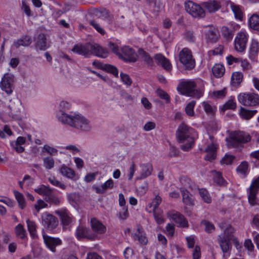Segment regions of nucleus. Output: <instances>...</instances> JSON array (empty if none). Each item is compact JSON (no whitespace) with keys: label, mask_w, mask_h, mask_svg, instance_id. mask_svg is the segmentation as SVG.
Segmentation results:
<instances>
[{"label":"nucleus","mask_w":259,"mask_h":259,"mask_svg":"<svg viewBox=\"0 0 259 259\" xmlns=\"http://www.w3.org/2000/svg\"><path fill=\"white\" fill-rule=\"evenodd\" d=\"M58 119L63 124L82 132H89L92 129L90 121L80 114L73 115L61 111L58 114Z\"/></svg>","instance_id":"1"},{"label":"nucleus","mask_w":259,"mask_h":259,"mask_svg":"<svg viewBox=\"0 0 259 259\" xmlns=\"http://www.w3.org/2000/svg\"><path fill=\"white\" fill-rule=\"evenodd\" d=\"M72 51L86 58L95 55L100 58H106L108 56V52L97 44H77L74 46Z\"/></svg>","instance_id":"2"},{"label":"nucleus","mask_w":259,"mask_h":259,"mask_svg":"<svg viewBox=\"0 0 259 259\" xmlns=\"http://www.w3.org/2000/svg\"><path fill=\"white\" fill-rule=\"evenodd\" d=\"M194 130L184 123H181L176 132V137L178 141L184 143L181 146V148L184 151L191 149L194 145V140L192 137Z\"/></svg>","instance_id":"3"},{"label":"nucleus","mask_w":259,"mask_h":259,"mask_svg":"<svg viewBox=\"0 0 259 259\" xmlns=\"http://www.w3.org/2000/svg\"><path fill=\"white\" fill-rule=\"evenodd\" d=\"M198 81L187 80L181 81L178 87V91L187 96L199 99L202 96L203 92L201 88H198Z\"/></svg>","instance_id":"4"},{"label":"nucleus","mask_w":259,"mask_h":259,"mask_svg":"<svg viewBox=\"0 0 259 259\" xmlns=\"http://www.w3.org/2000/svg\"><path fill=\"white\" fill-rule=\"evenodd\" d=\"M249 134L242 131H233L230 134L229 140H227L228 146L238 151H241L244 147L243 144L251 140Z\"/></svg>","instance_id":"5"},{"label":"nucleus","mask_w":259,"mask_h":259,"mask_svg":"<svg viewBox=\"0 0 259 259\" xmlns=\"http://www.w3.org/2000/svg\"><path fill=\"white\" fill-rule=\"evenodd\" d=\"M238 102L246 107H256L259 106V95L254 93H242L238 95Z\"/></svg>","instance_id":"6"},{"label":"nucleus","mask_w":259,"mask_h":259,"mask_svg":"<svg viewBox=\"0 0 259 259\" xmlns=\"http://www.w3.org/2000/svg\"><path fill=\"white\" fill-rule=\"evenodd\" d=\"M59 217L63 230H70L74 221V218L70 212L65 208H61L55 211Z\"/></svg>","instance_id":"7"},{"label":"nucleus","mask_w":259,"mask_h":259,"mask_svg":"<svg viewBox=\"0 0 259 259\" xmlns=\"http://www.w3.org/2000/svg\"><path fill=\"white\" fill-rule=\"evenodd\" d=\"M179 57L180 62L186 70H190L195 68V61L189 49H183L179 53Z\"/></svg>","instance_id":"8"},{"label":"nucleus","mask_w":259,"mask_h":259,"mask_svg":"<svg viewBox=\"0 0 259 259\" xmlns=\"http://www.w3.org/2000/svg\"><path fill=\"white\" fill-rule=\"evenodd\" d=\"M15 76L9 73H5L0 82V87L8 95H10L14 88Z\"/></svg>","instance_id":"9"},{"label":"nucleus","mask_w":259,"mask_h":259,"mask_svg":"<svg viewBox=\"0 0 259 259\" xmlns=\"http://www.w3.org/2000/svg\"><path fill=\"white\" fill-rule=\"evenodd\" d=\"M185 8L187 12L193 17L203 18L205 15V12L203 8L192 1L185 3Z\"/></svg>","instance_id":"10"},{"label":"nucleus","mask_w":259,"mask_h":259,"mask_svg":"<svg viewBox=\"0 0 259 259\" xmlns=\"http://www.w3.org/2000/svg\"><path fill=\"white\" fill-rule=\"evenodd\" d=\"M258 190L259 176L253 180L250 187L247 189L248 202L251 206H254L257 204L256 195Z\"/></svg>","instance_id":"11"},{"label":"nucleus","mask_w":259,"mask_h":259,"mask_svg":"<svg viewBox=\"0 0 259 259\" xmlns=\"http://www.w3.org/2000/svg\"><path fill=\"white\" fill-rule=\"evenodd\" d=\"M119 58L125 62H135L138 60V55L135 51L128 46H124L120 49Z\"/></svg>","instance_id":"12"},{"label":"nucleus","mask_w":259,"mask_h":259,"mask_svg":"<svg viewBox=\"0 0 259 259\" xmlns=\"http://www.w3.org/2000/svg\"><path fill=\"white\" fill-rule=\"evenodd\" d=\"M167 217L178 224V227L188 228L189 223L185 217L178 211L174 210L169 211L167 213Z\"/></svg>","instance_id":"13"},{"label":"nucleus","mask_w":259,"mask_h":259,"mask_svg":"<svg viewBox=\"0 0 259 259\" xmlns=\"http://www.w3.org/2000/svg\"><path fill=\"white\" fill-rule=\"evenodd\" d=\"M41 219L42 225L48 230H53L58 226L57 219L47 212L42 214Z\"/></svg>","instance_id":"14"},{"label":"nucleus","mask_w":259,"mask_h":259,"mask_svg":"<svg viewBox=\"0 0 259 259\" xmlns=\"http://www.w3.org/2000/svg\"><path fill=\"white\" fill-rule=\"evenodd\" d=\"M75 234L76 237L79 240L87 238L89 240H95L98 239L97 234L92 233L90 229L82 225H80L76 228Z\"/></svg>","instance_id":"15"},{"label":"nucleus","mask_w":259,"mask_h":259,"mask_svg":"<svg viewBox=\"0 0 259 259\" xmlns=\"http://www.w3.org/2000/svg\"><path fill=\"white\" fill-rule=\"evenodd\" d=\"M247 40L248 35L246 32H239L234 40L235 50L239 52H243L246 48Z\"/></svg>","instance_id":"16"},{"label":"nucleus","mask_w":259,"mask_h":259,"mask_svg":"<svg viewBox=\"0 0 259 259\" xmlns=\"http://www.w3.org/2000/svg\"><path fill=\"white\" fill-rule=\"evenodd\" d=\"M226 7L228 10L230 9L234 14L235 18L236 19L241 20L243 17V13L241 7L230 1L226 2Z\"/></svg>","instance_id":"17"},{"label":"nucleus","mask_w":259,"mask_h":259,"mask_svg":"<svg viewBox=\"0 0 259 259\" xmlns=\"http://www.w3.org/2000/svg\"><path fill=\"white\" fill-rule=\"evenodd\" d=\"M141 171L140 175L136 178L137 180H141L150 176L153 170L152 165L150 163L142 164L140 165Z\"/></svg>","instance_id":"18"},{"label":"nucleus","mask_w":259,"mask_h":259,"mask_svg":"<svg viewBox=\"0 0 259 259\" xmlns=\"http://www.w3.org/2000/svg\"><path fill=\"white\" fill-rule=\"evenodd\" d=\"M218 148V145L214 143H211L208 145L204 152L206 153L204 157L205 160L211 161L215 159L217 156V150Z\"/></svg>","instance_id":"19"},{"label":"nucleus","mask_w":259,"mask_h":259,"mask_svg":"<svg viewBox=\"0 0 259 259\" xmlns=\"http://www.w3.org/2000/svg\"><path fill=\"white\" fill-rule=\"evenodd\" d=\"M202 6L210 13H215L221 8L220 2L214 0L203 2L202 3Z\"/></svg>","instance_id":"20"},{"label":"nucleus","mask_w":259,"mask_h":259,"mask_svg":"<svg viewBox=\"0 0 259 259\" xmlns=\"http://www.w3.org/2000/svg\"><path fill=\"white\" fill-rule=\"evenodd\" d=\"M60 172L63 176L73 181H76L79 179V176L74 170L65 165H62L60 168Z\"/></svg>","instance_id":"21"},{"label":"nucleus","mask_w":259,"mask_h":259,"mask_svg":"<svg viewBox=\"0 0 259 259\" xmlns=\"http://www.w3.org/2000/svg\"><path fill=\"white\" fill-rule=\"evenodd\" d=\"M114 186V181L111 179H110L102 185L99 186H94L93 188L97 193L102 194L105 193L108 189H113Z\"/></svg>","instance_id":"22"},{"label":"nucleus","mask_w":259,"mask_h":259,"mask_svg":"<svg viewBox=\"0 0 259 259\" xmlns=\"http://www.w3.org/2000/svg\"><path fill=\"white\" fill-rule=\"evenodd\" d=\"M154 59L158 65H160L164 69L169 71L171 69V64L168 59L161 54H156Z\"/></svg>","instance_id":"23"},{"label":"nucleus","mask_w":259,"mask_h":259,"mask_svg":"<svg viewBox=\"0 0 259 259\" xmlns=\"http://www.w3.org/2000/svg\"><path fill=\"white\" fill-rule=\"evenodd\" d=\"M43 238L47 246L53 252H55L56 247L61 243L59 239L50 237L44 234Z\"/></svg>","instance_id":"24"},{"label":"nucleus","mask_w":259,"mask_h":259,"mask_svg":"<svg viewBox=\"0 0 259 259\" xmlns=\"http://www.w3.org/2000/svg\"><path fill=\"white\" fill-rule=\"evenodd\" d=\"M91 227L95 233L97 234H103L106 232V227L99 221L95 218L91 220Z\"/></svg>","instance_id":"25"},{"label":"nucleus","mask_w":259,"mask_h":259,"mask_svg":"<svg viewBox=\"0 0 259 259\" xmlns=\"http://www.w3.org/2000/svg\"><path fill=\"white\" fill-rule=\"evenodd\" d=\"M32 43V38L30 36L24 35L19 39L14 41L13 46L16 48H19L20 46L28 47Z\"/></svg>","instance_id":"26"},{"label":"nucleus","mask_w":259,"mask_h":259,"mask_svg":"<svg viewBox=\"0 0 259 259\" xmlns=\"http://www.w3.org/2000/svg\"><path fill=\"white\" fill-rule=\"evenodd\" d=\"M259 52V43L255 39H252L249 51V57L252 60H254Z\"/></svg>","instance_id":"27"},{"label":"nucleus","mask_w":259,"mask_h":259,"mask_svg":"<svg viewBox=\"0 0 259 259\" xmlns=\"http://www.w3.org/2000/svg\"><path fill=\"white\" fill-rule=\"evenodd\" d=\"M218 242L222 251L224 253L228 252L231 247L230 239H228L225 236L220 235L219 236Z\"/></svg>","instance_id":"28"},{"label":"nucleus","mask_w":259,"mask_h":259,"mask_svg":"<svg viewBox=\"0 0 259 259\" xmlns=\"http://www.w3.org/2000/svg\"><path fill=\"white\" fill-rule=\"evenodd\" d=\"M35 47L41 51H45L48 48L47 38L44 34H39L35 43Z\"/></svg>","instance_id":"29"},{"label":"nucleus","mask_w":259,"mask_h":259,"mask_svg":"<svg viewBox=\"0 0 259 259\" xmlns=\"http://www.w3.org/2000/svg\"><path fill=\"white\" fill-rule=\"evenodd\" d=\"M183 196V202L186 205L193 206L194 205V200L192 195L185 189H181Z\"/></svg>","instance_id":"30"},{"label":"nucleus","mask_w":259,"mask_h":259,"mask_svg":"<svg viewBox=\"0 0 259 259\" xmlns=\"http://www.w3.org/2000/svg\"><path fill=\"white\" fill-rule=\"evenodd\" d=\"M97 15L99 18L106 20L109 24H111L113 21V16L109 11L106 9H102L98 12Z\"/></svg>","instance_id":"31"},{"label":"nucleus","mask_w":259,"mask_h":259,"mask_svg":"<svg viewBox=\"0 0 259 259\" xmlns=\"http://www.w3.org/2000/svg\"><path fill=\"white\" fill-rule=\"evenodd\" d=\"M134 239L135 240H138L141 245H145L148 243V239L145 234L142 231L140 228L137 229V233L134 235Z\"/></svg>","instance_id":"32"},{"label":"nucleus","mask_w":259,"mask_h":259,"mask_svg":"<svg viewBox=\"0 0 259 259\" xmlns=\"http://www.w3.org/2000/svg\"><path fill=\"white\" fill-rule=\"evenodd\" d=\"M257 112V110H249L243 107H241L240 109L239 114L240 116L244 119L248 120L252 118Z\"/></svg>","instance_id":"33"},{"label":"nucleus","mask_w":259,"mask_h":259,"mask_svg":"<svg viewBox=\"0 0 259 259\" xmlns=\"http://www.w3.org/2000/svg\"><path fill=\"white\" fill-rule=\"evenodd\" d=\"M139 54L140 58L148 66H152L153 65V59L150 55L143 49H139Z\"/></svg>","instance_id":"34"},{"label":"nucleus","mask_w":259,"mask_h":259,"mask_svg":"<svg viewBox=\"0 0 259 259\" xmlns=\"http://www.w3.org/2000/svg\"><path fill=\"white\" fill-rule=\"evenodd\" d=\"M212 71L214 76L217 78L223 76L225 72L224 66L221 64H216L212 68Z\"/></svg>","instance_id":"35"},{"label":"nucleus","mask_w":259,"mask_h":259,"mask_svg":"<svg viewBox=\"0 0 259 259\" xmlns=\"http://www.w3.org/2000/svg\"><path fill=\"white\" fill-rule=\"evenodd\" d=\"M249 25L250 28L259 30V16L256 14H253L249 19Z\"/></svg>","instance_id":"36"},{"label":"nucleus","mask_w":259,"mask_h":259,"mask_svg":"<svg viewBox=\"0 0 259 259\" xmlns=\"http://www.w3.org/2000/svg\"><path fill=\"white\" fill-rule=\"evenodd\" d=\"M34 191L39 195H42L46 197L49 193L53 191V190L50 188L49 186L41 185L34 189Z\"/></svg>","instance_id":"37"},{"label":"nucleus","mask_w":259,"mask_h":259,"mask_svg":"<svg viewBox=\"0 0 259 259\" xmlns=\"http://www.w3.org/2000/svg\"><path fill=\"white\" fill-rule=\"evenodd\" d=\"M243 74L240 72H234L231 76V84L232 85L238 86L242 82Z\"/></svg>","instance_id":"38"},{"label":"nucleus","mask_w":259,"mask_h":259,"mask_svg":"<svg viewBox=\"0 0 259 259\" xmlns=\"http://www.w3.org/2000/svg\"><path fill=\"white\" fill-rule=\"evenodd\" d=\"M45 200L49 203L55 205H58L61 203L60 198L54 195L53 191H51L46 197H45Z\"/></svg>","instance_id":"39"},{"label":"nucleus","mask_w":259,"mask_h":259,"mask_svg":"<svg viewBox=\"0 0 259 259\" xmlns=\"http://www.w3.org/2000/svg\"><path fill=\"white\" fill-rule=\"evenodd\" d=\"M196 103V102L195 101L193 100L187 104L185 108V111L188 116L190 117H193L195 116V113L194 109Z\"/></svg>","instance_id":"40"},{"label":"nucleus","mask_w":259,"mask_h":259,"mask_svg":"<svg viewBox=\"0 0 259 259\" xmlns=\"http://www.w3.org/2000/svg\"><path fill=\"white\" fill-rule=\"evenodd\" d=\"M223 36L227 40L232 39L234 35V31L227 26H223L221 29Z\"/></svg>","instance_id":"41"},{"label":"nucleus","mask_w":259,"mask_h":259,"mask_svg":"<svg viewBox=\"0 0 259 259\" xmlns=\"http://www.w3.org/2000/svg\"><path fill=\"white\" fill-rule=\"evenodd\" d=\"M15 231L18 237L23 239L26 237V230L24 229L23 226L21 224H19L15 227Z\"/></svg>","instance_id":"42"},{"label":"nucleus","mask_w":259,"mask_h":259,"mask_svg":"<svg viewBox=\"0 0 259 259\" xmlns=\"http://www.w3.org/2000/svg\"><path fill=\"white\" fill-rule=\"evenodd\" d=\"M202 105L207 114L213 115L215 113L217 110L215 107L211 105L208 102H203Z\"/></svg>","instance_id":"43"},{"label":"nucleus","mask_w":259,"mask_h":259,"mask_svg":"<svg viewBox=\"0 0 259 259\" xmlns=\"http://www.w3.org/2000/svg\"><path fill=\"white\" fill-rule=\"evenodd\" d=\"M28 231L32 237L36 236V225L34 222L29 220L26 221Z\"/></svg>","instance_id":"44"},{"label":"nucleus","mask_w":259,"mask_h":259,"mask_svg":"<svg viewBox=\"0 0 259 259\" xmlns=\"http://www.w3.org/2000/svg\"><path fill=\"white\" fill-rule=\"evenodd\" d=\"M14 193L19 206L21 209H24L26 205L25 199L23 194L17 191H14Z\"/></svg>","instance_id":"45"},{"label":"nucleus","mask_w":259,"mask_h":259,"mask_svg":"<svg viewBox=\"0 0 259 259\" xmlns=\"http://www.w3.org/2000/svg\"><path fill=\"white\" fill-rule=\"evenodd\" d=\"M14 104L15 105L12 104L9 106V108L10 109V113L12 116H18L20 112V110L19 108L20 104L18 101H17V102Z\"/></svg>","instance_id":"46"},{"label":"nucleus","mask_w":259,"mask_h":259,"mask_svg":"<svg viewBox=\"0 0 259 259\" xmlns=\"http://www.w3.org/2000/svg\"><path fill=\"white\" fill-rule=\"evenodd\" d=\"M201 225L204 226V230L207 233H211L215 230L214 226L211 223L206 220L202 221Z\"/></svg>","instance_id":"47"},{"label":"nucleus","mask_w":259,"mask_h":259,"mask_svg":"<svg viewBox=\"0 0 259 259\" xmlns=\"http://www.w3.org/2000/svg\"><path fill=\"white\" fill-rule=\"evenodd\" d=\"M199 194L203 201L207 203H209L211 201V197H210L208 191L205 189H200L199 190Z\"/></svg>","instance_id":"48"},{"label":"nucleus","mask_w":259,"mask_h":259,"mask_svg":"<svg viewBox=\"0 0 259 259\" xmlns=\"http://www.w3.org/2000/svg\"><path fill=\"white\" fill-rule=\"evenodd\" d=\"M48 181L52 185L59 187L62 190H65L66 188V186L63 183L57 180L54 177H49Z\"/></svg>","instance_id":"49"},{"label":"nucleus","mask_w":259,"mask_h":259,"mask_svg":"<svg viewBox=\"0 0 259 259\" xmlns=\"http://www.w3.org/2000/svg\"><path fill=\"white\" fill-rule=\"evenodd\" d=\"M206 37L208 41L211 42H215L218 39V35L214 30H209L206 34Z\"/></svg>","instance_id":"50"},{"label":"nucleus","mask_w":259,"mask_h":259,"mask_svg":"<svg viewBox=\"0 0 259 259\" xmlns=\"http://www.w3.org/2000/svg\"><path fill=\"white\" fill-rule=\"evenodd\" d=\"M103 69L105 70L108 72L112 73L114 76L117 77L118 72L117 69L113 65L110 64H104L103 65Z\"/></svg>","instance_id":"51"},{"label":"nucleus","mask_w":259,"mask_h":259,"mask_svg":"<svg viewBox=\"0 0 259 259\" xmlns=\"http://www.w3.org/2000/svg\"><path fill=\"white\" fill-rule=\"evenodd\" d=\"M44 166L48 169H51L54 166V160L51 156L45 157L43 160Z\"/></svg>","instance_id":"52"},{"label":"nucleus","mask_w":259,"mask_h":259,"mask_svg":"<svg viewBox=\"0 0 259 259\" xmlns=\"http://www.w3.org/2000/svg\"><path fill=\"white\" fill-rule=\"evenodd\" d=\"M248 167V163L246 161H243L237 167L236 170L240 174L246 175L247 172Z\"/></svg>","instance_id":"53"},{"label":"nucleus","mask_w":259,"mask_h":259,"mask_svg":"<svg viewBox=\"0 0 259 259\" xmlns=\"http://www.w3.org/2000/svg\"><path fill=\"white\" fill-rule=\"evenodd\" d=\"M162 199L159 195H156L151 203L149 204L150 207H152L153 211H155L161 202Z\"/></svg>","instance_id":"54"},{"label":"nucleus","mask_w":259,"mask_h":259,"mask_svg":"<svg viewBox=\"0 0 259 259\" xmlns=\"http://www.w3.org/2000/svg\"><path fill=\"white\" fill-rule=\"evenodd\" d=\"M213 180L214 182L219 185H225L226 182L220 172H215L213 176Z\"/></svg>","instance_id":"55"},{"label":"nucleus","mask_w":259,"mask_h":259,"mask_svg":"<svg viewBox=\"0 0 259 259\" xmlns=\"http://www.w3.org/2000/svg\"><path fill=\"white\" fill-rule=\"evenodd\" d=\"M165 233L167 236L172 237L175 233V226L173 224L168 223L166 227Z\"/></svg>","instance_id":"56"},{"label":"nucleus","mask_w":259,"mask_h":259,"mask_svg":"<svg viewBox=\"0 0 259 259\" xmlns=\"http://www.w3.org/2000/svg\"><path fill=\"white\" fill-rule=\"evenodd\" d=\"M89 23L101 34L104 35L105 33V30L101 28L99 24L96 21L91 20L89 22Z\"/></svg>","instance_id":"57"},{"label":"nucleus","mask_w":259,"mask_h":259,"mask_svg":"<svg viewBox=\"0 0 259 259\" xmlns=\"http://www.w3.org/2000/svg\"><path fill=\"white\" fill-rule=\"evenodd\" d=\"M235 230L231 226H228L224 230V235L228 239H231L233 236Z\"/></svg>","instance_id":"58"},{"label":"nucleus","mask_w":259,"mask_h":259,"mask_svg":"<svg viewBox=\"0 0 259 259\" xmlns=\"http://www.w3.org/2000/svg\"><path fill=\"white\" fill-rule=\"evenodd\" d=\"M121 79L122 82L126 85L130 86L132 83V79L127 74L121 72L120 74Z\"/></svg>","instance_id":"59"},{"label":"nucleus","mask_w":259,"mask_h":259,"mask_svg":"<svg viewBox=\"0 0 259 259\" xmlns=\"http://www.w3.org/2000/svg\"><path fill=\"white\" fill-rule=\"evenodd\" d=\"M185 38L186 40L190 42H193L195 40V36L194 32L188 30L186 31L184 34Z\"/></svg>","instance_id":"60"},{"label":"nucleus","mask_w":259,"mask_h":259,"mask_svg":"<svg viewBox=\"0 0 259 259\" xmlns=\"http://www.w3.org/2000/svg\"><path fill=\"white\" fill-rule=\"evenodd\" d=\"M157 94L160 98L165 100L166 103L170 102V97L165 91L158 89L157 90Z\"/></svg>","instance_id":"61"},{"label":"nucleus","mask_w":259,"mask_h":259,"mask_svg":"<svg viewBox=\"0 0 259 259\" xmlns=\"http://www.w3.org/2000/svg\"><path fill=\"white\" fill-rule=\"evenodd\" d=\"M153 215L154 219L157 224L161 225L164 223L165 220L163 218V215L161 213H157L155 211H153Z\"/></svg>","instance_id":"62"},{"label":"nucleus","mask_w":259,"mask_h":259,"mask_svg":"<svg viewBox=\"0 0 259 259\" xmlns=\"http://www.w3.org/2000/svg\"><path fill=\"white\" fill-rule=\"evenodd\" d=\"M225 109H235L236 108V103L233 99H230L224 105Z\"/></svg>","instance_id":"63"},{"label":"nucleus","mask_w":259,"mask_h":259,"mask_svg":"<svg viewBox=\"0 0 259 259\" xmlns=\"http://www.w3.org/2000/svg\"><path fill=\"white\" fill-rule=\"evenodd\" d=\"M128 217L127 208L123 207L119 212V218L122 220H125Z\"/></svg>","instance_id":"64"}]
</instances>
